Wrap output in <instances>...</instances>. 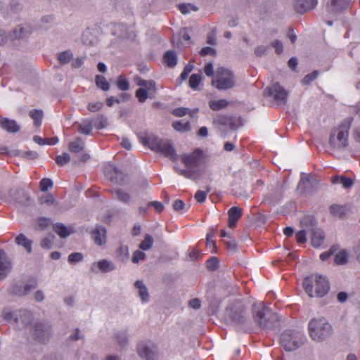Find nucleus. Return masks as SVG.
<instances>
[{
  "instance_id": "obj_39",
  "label": "nucleus",
  "mask_w": 360,
  "mask_h": 360,
  "mask_svg": "<svg viewBox=\"0 0 360 360\" xmlns=\"http://www.w3.org/2000/svg\"><path fill=\"white\" fill-rule=\"evenodd\" d=\"M29 115L34 120V126L39 127L41 124V120L43 117L42 111L39 110H32L30 112Z\"/></svg>"
},
{
  "instance_id": "obj_25",
  "label": "nucleus",
  "mask_w": 360,
  "mask_h": 360,
  "mask_svg": "<svg viewBox=\"0 0 360 360\" xmlns=\"http://www.w3.org/2000/svg\"><path fill=\"white\" fill-rule=\"evenodd\" d=\"M105 229L104 227H97L91 233V237L94 240L95 243L98 245H101L105 243L106 237H105Z\"/></svg>"
},
{
  "instance_id": "obj_56",
  "label": "nucleus",
  "mask_w": 360,
  "mask_h": 360,
  "mask_svg": "<svg viewBox=\"0 0 360 360\" xmlns=\"http://www.w3.org/2000/svg\"><path fill=\"white\" fill-rule=\"evenodd\" d=\"M39 201H40V203L42 205L45 204V205L50 206L54 203L55 200H54L53 196L51 194H46V195L42 196L40 198Z\"/></svg>"
},
{
  "instance_id": "obj_8",
  "label": "nucleus",
  "mask_w": 360,
  "mask_h": 360,
  "mask_svg": "<svg viewBox=\"0 0 360 360\" xmlns=\"http://www.w3.org/2000/svg\"><path fill=\"white\" fill-rule=\"evenodd\" d=\"M301 227L310 228L311 233V244L315 248H319L324 240L323 231L317 227V221L312 216H305L300 221Z\"/></svg>"
},
{
  "instance_id": "obj_3",
  "label": "nucleus",
  "mask_w": 360,
  "mask_h": 360,
  "mask_svg": "<svg viewBox=\"0 0 360 360\" xmlns=\"http://www.w3.org/2000/svg\"><path fill=\"white\" fill-rule=\"evenodd\" d=\"M353 118L345 120L338 127L334 128L330 134V145L336 149H342L348 146V134Z\"/></svg>"
},
{
  "instance_id": "obj_41",
  "label": "nucleus",
  "mask_w": 360,
  "mask_h": 360,
  "mask_svg": "<svg viewBox=\"0 0 360 360\" xmlns=\"http://www.w3.org/2000/svg\"><path fill=\"white\" fill-rule=\"evenodd\" d=\"M73 58V53L71 51H65L58 55V60L61 64H66Z\"/></svg>"
},
{
  "instance_id": "obj_1",
  "label": "nucleus",
  "mask_w": 360,
  "mask_h": 360,
  "mask_svg": "<svg viewBox=\"0 0 360 360\" xmlns=\"http://www.w3.org/2000/svg\"><path fill=\"white\" fill-rule=\"evenodd\" d=\"M302 285L306 293L311 297L314 296L322 297L330 289L328 279L318 274H313L304 278Z\"/></svg>"
},
{
  "instance_id": "obj_31",
  "label": "nucleus",
  "mask_w": 360,
  "mask_h": 360,
  "mask_svg": "<svg viewBox=\"0 0 360 360\" xmlns=\"http://www.w3.org/2000/svg\"><path fill=\"white\" fill-rule=\"evenodd\" d=\"M164 62L169 68H173L176 65L177 56L174 51H167L164 55Z\"/></svg>"
},
{
  "instance_id": "obj_12",
  "label": "nucleus",
  "mask_w": 360,
  "mask_h": 360,
  "mask_svg": "<svg viewBox=\"0 0 360 360\" xmlns=\"http://www.w3.org/2000/svg\"><path fill=\"white\" fill-rule=\"evenodd\" d=\"M230 317L237 325L243 324L246 321L245 308L240 302H237L230 308Z\"/></svg>"
},
{
  "instance_id": "obj_14",
  "label": "nucleus",
  "mask_w": 360,
  "mask_h": 360,
  "mask_svg": "<svg viewBox=\"0 0 360 360\" xmlns=\"http://www.w3.org/2000/svg\"><path fill=\"white\" fill-rule=\"evenodd\" d=\"M203 159L202 152L200 150H195L191 153L183 155L181 161L186 167H196L202 164Z\"/></svg>"
},
{
  "instance_id": "obj_59",
  "label": "nucleus",
  "mask_w": 360,
  "mask_h": 360,
  "mask_svg": "<svg viewBox=\"0 0 360 360\" xmlns=\"http://www.w3.org/2000/svg\"><path fill=\"white\" fill-rule=\"evenodd\" d=\"M176 172L180 174L188 179H194L195 172L191 169H176Z\"/></svg>"
},
{
  "instance_id": "obj_62",
  "label": "nucleus",
  "mask_w": 360,
  "mask_h": 360,
  "mask_svg": "<svg viewBox=\"0 0 360 360\" xmlns=\"http://www.w3.org/2000/svg\"><path fill=\"white\" fill-rule=\"evenodd\" d=\"M340 184L343 186L344 188H349L353 186L354 181L350 178L342 176H340Z\"/></svg>"
},
{
  "instance_id": "obj_57",
  "label": "nucleus",
  "mask_w": 360,
  "mask_h": 360,
  "mask_svg": "<svg viewBox=\"0 0 360 360\" xmlns=\"http://www.w3.org/2000/svg\"><path fill=\"white\" fill-rule=\"evenodd\" d=\"M83 259V255L80 252L72 253L68 256L69 263H76Z\"/></svg>"
},
{
  "instance_id": "obj_13",
  "label": "nucleus",
  "mask_w": 360,
  "mask_h": 360,
  "mask_svg": "<svg viewBox=\"0 0 360 360\" xmlns=\"http://www.w3.org/2000/svg\"><path fill=\"white\" fill-rule=\"evenodd\" d=\"M6 200L20 204H25L30 200V196L25 190L19 188L10 189L6 194Z\"/></svg>"
},
{
  "instance_id": "obj_46",
  "label": "nucleus",
  "mask_w": 360,
  "mask_h": 360,
  "mask_svg": "<svg viewBox=\"0 0 360 360\" xmlns=\"http://www.w3.org/2000/svg\"><path fill=\"white\" fill-rule=\"evenodd\" d=\"M117 86L121 91H127L129 89L128 80L122 75L119 76L117 81Z\"/></svg>"
},
{
  "instance_id": "obj_24",
  "label": "nucleus",
  "mask_w": 360,
  "mask_h": 360,
  "mask_svg": "<svg viewBox=\"0 0 360 360\" xmlns=\"http://www.w3.org/2000/svg\"><path fill=\"white\" fill-rule=\"evenodd\" d=\"M161 140L162 139L153 135L146 136L141 138V143L155 152H156Z\"/></svg>"
},
{
  "instance_id": "obj_21",
  "label": "nucleus",
  "mask_w": 360,
  "mask_h": 360,
  "mask_svg": "<svg viewBox=\"0 0 360 360\" xmlns=\"http://www.w3.org/2000/svg\"><path fill=\"white\" fill-rule=\"evenodd\" d=\"M228 215V226L230 228H233L242 217V209L238 207H232L229 210Z\"/></svg>"
},
{
  "instance_id": "obj_4",
  "label": "nucleus",
  "mask_w": 360,
  "mask_h": 360,
  "mask_svg": "<svg viewBox=\"0 0 360 360\" xmlns=\"http://www.w3.org/2000/svg\"><path fill=\"white\" fill-rule=\"evenodd\" d=\"M308 330L310 337L315 341H323L332 333V327L324 318L311 319Z\"/></svg>"
},
{
  "instance_id": "obj_16",
  "label": "nucleus",
  "mask_w": 360,
  "mask_h": 360,
  "mask_svg": "<svg viewBox=\"0 0 360 360\" xmlns=\"http://www.w3.org/2000/svg\"><path fill=\"white\" fill-rule=\"evenodd\" d=\"M156 153H159L165 157L169 158L172 161H176L177 160V155L175 152V149L167 140H161Z\"/></svg>"
},
{
  "instance_id": "obj_26",
  "label": "nucleus",
  "mask_w": 360,
  "mask_h": 360,
  "mask_svg": "<svg viewBox=\"0 0 360 360\" xmlns=\"http://www.w3.org/2000/svg\"><path fill=\"white\" fill-rule=\"evenodd\" d=\"M111 192L113 196L120 202L127 205L130 203L131 197L127 191L121 188H116L112 190Z\"/></svg>"
},
{
  "instance_id": "obj_44",
  "label": "nucleus",
  "mask_w": 360,
  "mask_h": 360,
  "mask_svg": "<svg viewBox=\"0 0 360 360\" xmlns=\"http://www.w3.org/2000/svg\"><path fill=\"white\" fill-rule=\"evenodd\" d=\"M311 233L310 228L302 227V230L298 231L296 235V240L298 243H304L307 241V233Z\"/></svg>"
},
{
  "instance_id": "obj_37",
  "label": "nucleus",
  "mask_w": 360,
  "mask_h": 360,
  "mask_svg": "<svg viewBox=\"0 0 360 360\" xmlns=\"http://www.w3.org/2000/svg\"><path fill=\"white\" fill-rule=\"evenodd\" d=\"M53 230L60 238H66L70 236V231L63 224H56L53 226Z\"/></svg>"
},
{
  "instance_id": "obj_28",
  "label": "nucleus",
  "mask_w": 360,
  "mask_h": 360,
  "mask_svg": "<svg viewBox=\"0 0 360 360\" xmlns=\"http://www.w3.org/2000/svg\"><path fill=\"white\" fill-rule=\"evenodd\" d=\"M84 148V142L81 138H77L75 141L68 144V149L71 153H79Z\"/></svg>"
},
{
  "instance_id": "obj_23",
  "label": "nucleus",
  "mask_w": 360,
  "mask_h": 360,
  "mask_svg": "<svg viewBox=\"0 0 360 360\" xmlns=\"http://www.w3.org/2000/svg\"><path fill=\"white\" fill-rule=\"evenodd\" d=\"M317 4V0H296L295 5L297 12L303 13L314 8Z\"/></svg>"
},
{
  "instance_id": "obj_30",
  "label": "nucleus",
  "mask_w": 360,
  "mask_h": 360,
  "mask_svg": "<svg viewBox=\"0 0 360 360\" xmlns=\"http://www.w3.org/2000/svg\"><path fill=\"white\" fill-rule=\"evenodd\" d=\"M135 286L139 289V295L141 300L144 302H148L149 300V294L148 292V289L143 283L141 281H137L135 283Z\"/></svg>"
},
{
  "instance_id": "obj_20",
  "label": "nucleus",
  "mask_w": 360,
  "mask_h": 360,
  "mask_svg": "<svg viewBox=\"0 0 360 360\" xmlns=\"http://www.w3.org/2000/svg\"><path fill=\"white\" fill-rule=\"evenodd\" d=\"M0 127L8 133H16L20 129V125L15 120L7 117L0 119Z\"/></svg>"
},
{
  "instance_id": "obj_53",
  "label": "nucleus",
  "mask_w": 360,
  "mask_h": 360,
  "mask_svg": "<svg viewBox=\"0 0 360 360\" xmlns=\"http://www.w3.org/2000/svg\"><path fill=\"white\" fill-rule=\"evenodd\" d=\"M194 65L193 63H188L184 68L183 72L180 75V79L183 81L187 79L189 73L193 70Z\"/></svg>"
},
{
  "instance_id": "obj_15",
  "label": "nucleus",
  "mask_w": 360,
  "mask_h": 360,
  "mask_svg": "<svg viewBox=\"0 0 360 360\" xmlns=\"http://www.w3.org/2000/svg\"><path fill=\"white\" fill-rule=\"evenodd\" d=\"M51 326L47 323L37 322L34 324L33 336L39 341L43 342L48 340L51 335Z\"/></svg>"
},
{
  "instance_id": "obj_47",
  "label": "nucleus",
  "mask_w": 360,
  "mask_h": 360,
  "mask_svg": "<svg viewBox=\"0 0 360 360\" xmlns=\"http://www.w3.org/2000/svg\"><path fill=\"white\" fill-rule=\"evenodd\" d=\"M56 162L59 166H63L70 161V156L67 153H63L62 155L56 157Z\"/></svg>"
},
{
  "instance_id": "obj_64",
  "label": "nucleus",
  "mask_w": 360,
  "mask_h": 360,
  "mask_svg": "<svg viewBox=\"0 0 360 360\" xmlns=\"http://www.w3.org/2000/svg\"><path fill=\"white\" fill-rule=\"evenodd\" d=\"M200 54L201 56H207V55L215 56L216 55V50L214 49L209 47V46L203 47L200 50Z\"/></svg>"
},
{
  "instance_id": "obj_49",
  "label": "nucleus",
  "mask_w": 360,
  "mask_h": 360,
  "mask_svg": "<svg viewBox=\"0 0 360 360\" xmlns=\"http://www.w3.org/2000/svg\"><path fill=\"white\" fill-rule=\"evenodd\" d=\"M108 124L107 118L104 115H99L94 123V126L98 129L105 128Z\"/></svg>"
},
{
  "instance_id": "obj_50",
  "label": "nucleus",
  "mask_w": 360,
  "mask_h": 360,
  "mask_svg": "<svg viewBox=\"0 0 360 360\" xmlns=\"http://www.w3.org/2000/svg\"><path fill=\"white\" fill-rule=\"evenodd\" d=\"M178 8H179V10L180 11V12L184 15L188 14V13H190L191 11H197L198 10V8H195V6H192L190 4H179L178 6Z\"/></svg>"
},
{
  "instance_id": "obj_55",
  "label": "nucleus",
  "mask_w": 360,
  "mask_h": 360,
  "mask_svg": "<svg viewBox=\"0 0 360 360\" xmlns=\"http://www.w3.org/2000/svg\"><path fill=\"white\" fill-rule=\"evenodd\" d=\"M318 71H314L313 72L307 75L302 79V83L303 84H309L318 77Z\"/></svg>"
},
{
  "instance_id": "obj_10",
  "label": "nucleus",
  "mask_w": 360,
  "mask_h": 360,
  "mask_svg": "<svg viewBox=\"0 0 360 360\" xmlns=\"http://www.w3.org/2000/svg\"><path fill=\"white\" fill-rule=\"evenodd\" d=\"M264 95L272 96L278 104L283 105L286 103L288 92L279 84L275 83L265 89Z\"/></svg>"
},
{
  "instance_id": "obj_60",
  "label": "nucleus",
  "mask_w": 360,
  "mask_h": 360,
  "mask_svg": "<svg viewBox=\"0 0 360 360\" xmlns=\"http://www.w3.org/2000/svg\"><path fill=\"white\" fill-rule=\"evenodd\" d=\"M219 265V261L217 257H213L207 261V268L209 270H215Z\"/></svg>"
},
{
  "instance_id": "obj_40",
  "label": "nucleus",
  "mask_w": 360,
  "mask_h": 360,
  "mask_svg": "<svg viewBox=\"0 0 360 360\" xmlns=\"http://www.w3.org/2000/svg\"><path fill=\"white\" fill-rule=\"evenodd\" d=\"M173 128L181 132L188 131L191 129L190 123L187 122L176 121L172 123Z\"/></svg>"
},
{
  "instance_id": "obj_17",
  "label": "nucleus",
  "mask_w": 360,
  "mask_h": 360,
  "mask_svg": "<svg viewBox=\"0 0 360 360\" xmlns=\"http://www.w3.org/2000/svg\"><path fill=\"white\" fill-rule=\"evenodd\" d=\"M104 173L107 179L115 184H122L124 180V174L118 168L111 165L105 167Z\"/></svg>"
},
{
  "instance_id": "obj_9",
  "label": "nucleus",
  "mask_w": 360,
  "mask_h": 360,
  "mask_svg": "<svg viewBox=\"0 0 360 360\" xmlns=\"http://www.w3.org/2000/svg\"><path fill=\"white\" fill-rule=\"evenodd\" d=\"M212 84L219 90L231 89L235 85L234 75L230 70L219 68Z\"/></svg>"
},
{
  "instance_id": "obj_45",
  "label": "nucleus",
  "mask_w": 360,
  "mask_h": 360,
  "mask_svg": "<svg viewBox=\"0 0 360 360\" xmlns=\"http://www.w3.org/2000/svg\"><path fill=\"white\" fill-rule=\"evenodd\" d=\"M96 86L103 91H108L110 89V84L105 78L102 75H97L96 77Z\"/></svg>"
},
{
  "instance_id": "obj_38",
  "label": "nucleus",
  "mask_w": 360,
  "mask_h": 360,
  "mask_svg": "<svg viewBox=\"0 0 360 360\" xmlns=\"http://www.w3.org/2000/svg\"><path fill=\"white\" fill-rule=\"evenodd\" d=\"M129 248L127 245H122L117 250V256L122 262H125L129 259Z\"/></svg>"
},
{
  "instance_id": "obj_61",
  "label": "nucleus",
  "mask_w": 360,
  "mask_h": 360,
  "mask_svg": "<svg viewBox=\"0 0 360 360\" xmlns=\"http://www.w3.org/2000/svg\"><path fill=\"white\" fill-rule=\"evenodd\" d=\"M13 41L11 39V33L7 34L4 30H0V45H4Z\"/></svg>"
},
{
  "instance_id": "obj_18",
  "label": "nucleus",
  "mask_w": 360,
  "mask_h": 360,
  "mask_svg": "<svg viewBox=\"0 0 360 360\" xmlns=\"http://www.w3.org/2000/svg\"><path fill=\"white\" fill-rule=\"evenodd\" d=\"M12 262L6 252L0 250V280L4 279L11 271Z\"/></svg>"
},
{
  "instance_id": "obj_2",
  "label": "nucleus",
  "mask_w": 360,
  "mask_h": 360,
  "mask_svg": "<svg viewBox=\"0 0 360 360\" xmlns=\"http://www.w3.org/2000/svg\"><path fill=\"white\" fill-rule=\"evenodd\" d=\"M252 314L255 321L262 329L274 330L278 324L277 314L267 307L254 305Z\"/></svg>"
},
{
  "instance_id": "obj_27",
  "label": "nucleus",
  "mask_w": 360,
  "mask_h": 360,
  "mask_svg": "<svg viewBox=\"0 0 360 360\" xmlns=\"http://www.w3.org/2000/svg\"><path fill=\"white\" fill-rule=\"evenodd\" d=\"M351 4V0H331V7L335 11L347 9Z\"/></svg>"
},
{
  "instance_id": "obj_32",
  "label": "nucleus",
  "mask_w": 360,
  "mask_h": 360,
  "mask_svg": "<svg viewBox=\"0 0 360 360\" xmlns=\"http://www.w3.org/2000/svg\"><path fill=\"white\" fill-rule=\"evenodd\" d=\"M93 129L92 122L90 120H84L79 125L78 131L83 134L90 135Z\"/></svg>"
},
{
  "instance_id": "obj_11",
  "label": "nucleus",
  "mask_w": 360,
  "mask_h": 360,
  "mask_svg": "<svg viewBox=\"0 0 360 360\" xmlns=\"http://www.w3.org/2000/svg\"><path fill=\"white\" fill-rule=\"evenodd\" d=\"M139 356L145 360H157L158 348L152 343L140 342L137 345Z\"/></svg>"
},
{
  "instance_id": "obj_34",
  "label": "nucleus",
  "mask_w": 360,
  "mask_h": 360,
  "mask_svg": "<svg viewBox=\"0 0 360 360\" xmlns=\"http://www.w3.org/2000/svg\"><path fill=\"white\" fill-rule=\"evenodd\" d=\"M198 109L190 110L188 108H177L172 110V114L176 117H183L188 113L190 114L191 116H193L198 112Z\"/></svg>"
},
{
  "instance_id": "obj_5",
  "label": "nucleus",
  "mask_w": 360,
  "mask_h": 360,
  "mask_svg": "<svg viewBox=\"0 0 360 360\" xmlns=\"http://www.w3.org/2000/svg\"><path fill=\"white\" fill-rule=\"evenodd\" d=\"M305 341L304 334L300 331L285 330L280 338L281 346L285 350L290 352L299 348Z\"/></svg>"
},
{
  "instance_id": "obj_29",
  "label": "nucleus",
  "mask_w": 360,
  "mask_h": 360,
  "mask_svg": "<svg viewBox=\"0 0 360 360\" xmlns=\"http://www.w3.org/2000/svg\"><path fill=\"white\" fill-rule=\"evenodd\" d=\"M348 257L349 252L346 250L342 249L335 254L334 262L338 265H343L347 263Z\"/></svg>"
},
{
  "instance_id": "obj_51",
  "label": "nucleus",
  "mask_w": 360,
  "mask_h": 360,
  "mask_svg": "<svg viewBox=\"0 0 360 360\" xmlns=\"http://www.w3.org/2000/svg\"><path fill=\"white\" fill-rule=\"evenodd\" d=\"M126 31V26L122 24L116 25L114 27L115 34H117L120 37H127V34Z\"/></svg>"
},
{
  "instance_id": "obj_43",
  "label": "nucleus",
  "mask_w": 360,
  "mask_h": 360,
  "mask_svg": "<svg viewBox=\"0 0 360 360\" xmlns=\"http://www.w3.org/2000/svg\"><path fill=\"white\" fill-rule=\"evenodd\" d=\"M153 245V238L149 234H146L144 240L139 244V248L142 250H150Z\"/></svg>"
},
{
  "instance_id": "obj_63",
  "label": "nucleus",
  "mask_w": 360,
  "mask_h": 360,
  "mask_svg": "<svg viewBox=\"0 0 360 360\" xmlns=\"http://www.w3.org/2000/svg\"><path fill=\"white\" fill-rule=\"evenodd\" d=\"M271 46H273L275 49L276 53L278 54L282 53L283 51V44L279 40H275L274 41L271 42Z\"/></svg>"
},
{
  "instance_id": "obj_33",
  "label": "nucleus",
  "mask_w": 360,
  "mask_h": 360,
  "mask_svg": "<svg viewBox=\"0 0 360 360\" xmlns=\"http://www.w3.org/2000/svg\"><path fill=\"white\" fill-rule=\"evenodd\" d=\"M97 265L98 269L103 272H109L115 268L114 264L107 259L99 260Z\"/></svg>"
},
{
  "instance_id": "obj_22",
  "label": "nucleus",
  "mask_w": 360,
  "mask_h": 360,
  "mask_svg": "<svg viewBox=\"0 0 360 360\" xmlns=\"http://www.w3.org/2000/svg\"><path fill=\"white\" fill-rule=\"evenodd\" d=\"M15 243L25 249L30 254L32 252V240L29 239L24 233L18 234L15 238Z\"/></svg>"
},
{
  "instance_id": "obj_36",
  "label": "nucleus",
  "mask_w": 360,
  "mask_h": 360,
  "mask_svg": "<svg viewBox=\"0 0 360 360\" xmlns=\"http://www.w3.org/2000/svg\"><path fill=\"white\" fill-rule=\"evenodd\" d=\"M331 214L336 217H342L346 213L345 207L340 205H332L330 207Z\"/></svg>"
},
{
  "instance_id": "obj_35",
  "label": "nucleus",
  "mask_w": 360,
  "mask_h": 360,
  "mask_svg": "<svg viewBox=\"0 0 360 360\" xmlns=\"http://www.w3.org/2000/svg\"><path fill=\"white\" fill-rule=\"evenodd\" d=\"M227 105L228 101L226 99L212 100L209 102V106L213 110H219Z\"/></svg>"
},
{
  "instance_id": "obj_52",
  "label": "nucleus",
  "mask_w": 360,
  "mask_h": 360,
  "mask_svg": "<svg viewBox=\"0 0 360 360\" xmlns=\"http://www.w3.org/2000/svg\"><path fill=\"white\" fill-rule=\"evenodd\" d=\"M210 189L207 188L206 191H198L195 194V199L198 202L202 203L205 201L207 198V193H209Z\"/></svg>"
},
{
  "instance_id": "obj_19",
  "label": "nucleus",
  "mask_w": 360,
  "mask_h": 360,
  "mask_svg": "<svg viewBox=\"0 0 360 360\" xmlns=\"http://www.w3.org/2000/svg\"><path fill=\"white\" fill-rule=\"evenodd\" d=\"M32 32V27L27 24L21 25L16 27L13 31L11 33V39L13 41L24 39L28 37Z\"/></svg>"
},
{
  "instance_id": "obj_6",
  "label": "nucleus",
  "mask_w": 360,
  "mask_h": 360,
  "mask_svg": "<svg viewBox=\"0 0 360 360\" xmlns=\"http://www.w3.org/2000/svg\"><path fill=\"white\" fill-rule=\"evenodd\" d=\"M136 83L140 86L135 93L139 102L144 103L148 98H155L157 89L155 82L153 80H145L140 77L135 78Z\"/></svg>"
},
{
  "instance_id": "obj_58",
  "label": "nucleus",
  "mask_w": 360,
  "mask_h": 360,
  "mask_svg": "<svg viewBox=\"0 0 360 360\" xmlns=\"http://www.w3.org/2000/svg\"><path fill=\"white\" fill-rule=\"evenodd\" d=\"M103 106V103L101 101L96 103H89L87 105V109L91 112L99 111Z\"/></svg>"
},
{
  "instance_id": "obj_48",
  "label": "nucleus",
  "mask_w": 360,
  "mask_h": 360,
  "mask_svg": "<svg viewBox=\"0 0 360 360\" xmlns=\"http://www.w3.org/2000/svg\"><path fill=\"white\" fill-rule=\"evenodd\" d=\"M53 181L51 179L44 178L40 181L39 188L42 192L47 191L49 188L53 187Z\"/></svg>"
},
{
  "instance_id": "obj_42",
  "label": "nucleus",
  "mask_w": 360,
  "mask_h": 360,
  "mask_svg": "<svg viewBox=\"0 0 360 360\" xmlns=\"http://www.w3.org/2000/svg\"><path fill=\"white\" fill-rule=\"evenodd\" d=\"M201 82V74H193L189 79V86L194 90H197Z\"/></svg>"
},
{
  "instance_id": "obj_7",
  "label": "nucleus",
  "mask_w": 360,
  "mask_h": 360,
  "mask_svg": "<svg viewBox=\"0 0 360 360\" xmlns=\"http://www.w3.org/2000/svg\"><path fill=\"white\" fill-rule=\"evenodd\" d=\"M3 318L9 322H13L18 326L25 327L32 320V314L25 309L12 311L10 309H4L2 311Z\"/></svg>"
},
{
  "instance_id": "obj_54",
  "label": "nucleus",
  "mask_w": 360,
  "mask_h": 360,
  "mask_svg": "<svg viewBox=\"0 0 360 360\" xmlns=\"http://www.w3.org/2000/svg\"><path fill=\"white\" fill-rule=\"evenodd\" d=\"M146 257V254L140 250H136L133 253L131 261L134 264L139 263L140 261L143 260Z\"/></svg>"
}]
</instances>
